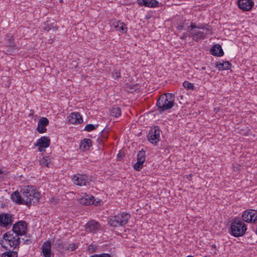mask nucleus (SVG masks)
<instances>
[{
  "label": "nucleus",
  "mask_w": 257,
  "mask_h": 257,
  "mask_svg": "<svg viewBox=\"0 0 257 257\" xmlns=\"http://www.w3.org/2000/svg\"><path fill=\"white\" fill-rule=\"evenodd\" d=\"M67 118L69 122L72 124H80L83 122L81 115L77 112H71Z\"/></svg>",
  "instance_id": "nucleus-15"
},
{
  "label": "nucleus",
  "mask_w": 257,
  "mask_h": 257,
  "mask_svg": "<svg viewBox=\"0 0 257 257\" xmlns=\"http://www.w3.org/2000/svg\"><path fill=\"white\" fill-rule=\"evenodd\" d=\"M10 231H13L15 235L22 236L26 235L28 231V223L24 220L18 221L13 225V229Z\"/></svg>",
  "instance_id": "nucleus-7"
},
{
  "label": "nucleus",
  "mask_w": 257,
  "mask_h": 257,
  "mask_svg": "<svg viewBox=\"0 0 257 257\" xmlns=\"http://www.w3.org/2000/svg\"><path fill=\"white\" fill-rule=\"evenodd\" d=\"M107 137L102 136L97 139V141L99 144L103 143V142L107 140Z\"/></svg>",
  "instance_id": "nucleus-36"
},
{
  "label": "nucleus",
  "mask_w": 257,
  "mask_h": 257,
  "mask_svg": "<svg viewBox=\"0 0 257 257\" xmlns=\"http://www.w3.org/2000/svg\"><path fill=\"white\" fill-rule=\"evenodd\" d=\"M97 125H94L92 124H88L85 126L84 128V131H86L87 132H91L93 130H95L97 128Z\"/></svg>",
  "instance_id": "nucleus-32"
},
{
  "label": "nucleus",
  "mask_w": 257,
  "mask_h": 257,
  "mask_svg": "<svg viewBox=\"0 0 257 257\" xmlns=\"http://www.w3.org/2000/svg\"><path fill=\"white\" fill-rule=\"evenodd\" d=\"M13 221V217L12 215L5 213L0 214V226L2 228L6 229L10 228Z\"/></svg>",
  "instance_id": "nucleus-8"
},
{
  "label": "nucleus",
  "mask_w": 257,
  "mask_h": 257,
  "mask_svg": "<svg viewBox=\"0 0 257 257\" xmlns=\"http://www.w3.org/2000/svg\"><path fill=\"white\" fill-rule=\"evenodd\" d=\"M50 145V139L47 137H42L40 138L36 143L35 146L38 147L39 152L42 151V148H48Z\"/></svg>",
  "instance_id": "nucleus-14"
},
{
  "label": "nucleus",
  "mask_w": 257,
  "mask_h": 257,
  "mask_svg": "<svg viewBox=\"0 0 257 257\" xmlns=\"http://www.w3.org/2000/svg\"><path fill=\"white\" fill-rule=\"evenodd\" d=\"M238 6L243 11H249L254 6L252 0H238Z\"/></svg>",
  "instance_id": "nucleus-13"
},
{
  "label": "nucleus",
  "mask_w": 257,
  "mask_h": 257,
  "mask_svg": "<svg viewBox=\"0 0 257 257\" xmlns=\"http://www.w3.org/2000/svg\"><path fill=\"white\" fill-rule=\"evenodd\" d=\"M99 257H111V255L108 253H101L99 254Z\"/></svg>",
  "instance_id": "nucleus-39"
},
{
  "label": "nucleus",
  "mask_w": 257,
  "mask_h": 257,
  "mask_svg": "<svg viewBox=\"0 0 257 257\" xmlns=\"http://www.w3.org/2000/svg\"><path fill=\"white\" fill-rule=\"evenodd\" d=\"M211 53L213 56H222L223 55V51L221 46L219 44H215L211 49Z\"/></svg>",
  "instance_id": "nucleus-21"
},
{
  "label": "nucleus",
  "mask_w": 257,
  "mask_h": 257,
  "mask_svg": "<svg viewBox=\"0 0 257 257\" xmlns=\"http://www.w3.org/2000/svg\"><path fill=\"white\" fill-rule=\"evenodd\" d=\"M21 194L25 198V205L28 207L32 204L39 202L40 193L34 186L28 185L24 186L20 190Z\"/></svg>",
  "instance_id": "nucleus-2"
},
{
  "label": "nucleus",
  "mask_w": 257,
  "mask_h": 257,
  "mask_svg": "<svg viewBox=\"0 0 257 257\" xmlns=\"http://www.w3.org/2000/svg\"><path fill=\"white\" fill-rule=\"evenodd\" d=\"M212 248H214L216 249V245L215 244H212Z\"/></svg>",
  "instance_id": "nucleus-43"
},
{
  "label": "nucleus",
  "mask_w": 257,
  "mask_h": 257,
  "mask_svg": "<svg viewBox=\"0 0 257 257\" xmlns=\"http://www.w3.org/2000/svg\"><path fill=\"white\" fill-rule=\"evenodd\" d=\"M202 70H205V68L204 67H203L202 68Z\"/></svg>",
  "instance_id": "nucleus-44"
},
{
  "label": "nucleus",
  "mask_w": 257,
  "mask_h": 257,
  "mask_svg": "<svg viewBox=\"0 0 257 257\" xmlns=\"http://www.w3.org/2000/svg\"><path fill=\"white\" fill-rule=\"evenodd\" d=\"M112 77L114 79H119L121 77V72L119 69H115L112 72Z\"/></svg>",
  "instance_id": "nucleus-31"
},
{
  "label": "nucleus",
  "mask_w": 257,
  "mask_h": 257,
  "mask_svg": "<svg viewBox=\"0 0 257 257\" xmlns=\"http://www.w3.org/2000/svg\"><path fill=\"white\" fill-rule=\"evenodd\" d=\"M111 25L117 31L121 32L122 33H126L127 32V28L123 22L116 20H113L111 21Z\"/></svg>",
  "instance_id": "nucleus-16"
},
{
  "label": "nucleus",
  "mask_w": 257,
  "mask_h": 257,
  "mask_svg": "<svg viewBox=\"0 0 257 257\" xmlns=\"http://www.w3.org/2000/svg\"><path fill=\"white\" fill-rule=\"evenodd\" d=\"M6 45L8 47H14L15 46L14 38L12 35H7L6 39Z\"/></svg>",
  "instance_id": "nucleus-29"
},
{
  "label": "nucleus",
  "mask_w": 257,
  "mask_h": 257,
  "mask_svg": "<svg viewBox=\"0 0 257 257\" xmlns=\"http://www.w3.org/2000/svg\"><path fill=\"white\" fill-rule=\"evenodd\" d=\"M100 225L99 223L94 220L88 221L85 225V229L86 232L96 233L99 230Z\"/></svg>",
  "instance_id": "nucleus-12"
},
{
  "label": "nucleus",
  "mask_w": 257,
  "mask_h": 257,
  "mask_svg": "<svg viewBox=\"0 0 257 257\" xmlns=\"http://www.w3.org/2000/svg\"><path fill=\"white\" fill-rule=\"evenodd\" d=\"M92 146V142L90 139H85L82 141L80 144V149L83 151L88 150Z\"/></svg>",
  "instance_id": "nucleus-23"
},
{
  "label": "nucleus",
  "mask_w": 257,
  "mask_h": 257,
  "mask_svg": "<svg viewBox=\"0 0 257 257\" xmlns=\"http://www.w3.org/2000/svg\"><path fill=\"white\" fill-rule=\"evenodd\" d=\"M240 219L238 218H234L230 224V234L234 237H240L243 236L246 230L247 226Z\"/></svg>",
  "instance_id": "nucleus-4"
},
{
  "label": "nucleus",
  "mask_w": 257,
  "mask_h": 257,
  "mask_svg": "<svg viewBox=\"0 0 257 257\" xmlns=\"http://www.w3.org/2000/svg\"><path fill=\"white\" fill-rule=\"evenodd\" d=\"M81 202L86 205H89L90 204L98 205L99 204L98 202H94V198L92 196H88L87 195L81 199Z\"/></svg>",
  "instance_id": "nucleus-24"
},
{
  "label": "nucleus",
  "mask_w": 257,
  "mask_h": 257,
  "mask_svg": "<svg viewBox=\"0 0 257 257\" xmlns=\"http://www.w3.org/2000/svg\"><path fill=\"white\" fill-rule=\"evenodd\" d=\"M187 37V34L184 33L182 35V36L181 37V39H185Z\"/></svg>",
  "instance_id": "nucleus-41"
},
{
  "label": "nucleus",
  "mask_w": 257,
  "mask_h": 257,
  "mask_svg": "<svg viewBox=\"0 0 257 257\" xmlns=\"http://www.w3.org/2000/svg\"><path fill=\"white\" fill-rule=\"evenodd\" d=\"M184 22H181L178 25L176 28L178 30H182L184 27Z\"/></svg>",
  "instance_id": "nucleus-37"
},
{
  "label": "nucleus",
  "mask_w": 257,
  "mask_h": 257,
  "mask_svg": "<svg viewBox=\"0 0 257 257\" xmlns=\"http://www.w3.org/2000/svg\"><path fill=\"white\" fill-rule=\"evenodd\" d=\"M51 162V159L49 157H44L39 160L40 165L42 167H48Z\"/></svg>",
  "instance_id": "nucleus-26"
},
{
  "label": "nucleus",
  "mask_w": 257,
  "mask_h": 257,
  "mask_svg": "<svg viewBox=\"0 0 257 257\" xmlns=\"http://www.w3.org/2000/svg\"><path fill=\"white\" fill-rule=\"evenodd\" d=\"M90 257H99V254H95L90 256Z\"/></svg>",
  "instance_id": "nucleus-42"
},
{
  "label": "nucleus",
  "mask_w": 257,
  "mask_h": 257,
  "mask_svg": "<svg viewBox=\"0 0 257 257\" xmlns=\"http://www.w3.org/2000/svg\"><path fill=\"white\" fill-rule=\"evenodd\" d=\"M110 115L113 117H118L121 115V109L119 107H113L110 111Z\"/></svg>",
  "instance_id": "nucleus-25"
},
{
  "label": "nucleus",
  "mask_w": 257,
  "mask_h": 257,
  "mask_svg": "<svg viewBox=\"0 0 257 257\" xmlns=\"http://www.w3.org/2000/svg\"><path fill=\"white\" fill-rule=\"evenodd\" d=\"M72 180L74 184L78 186L86 185L89 183L88 176L80 174L74 175Z\"/></svg>",
  "instance_id": "nucleus-11"
},
{
  "label": "nucleus",
  "mask_w": 257,
  "mask_h": 257,
  "mask_svg": "<svg viewBox=\"0 0 257 257\" xmlns=\"http://www.w3.org/2000/svg\"><path fill=\"white\" fill-rule=\"evenodd\" d=\"M130 218V215L125 212L110 216L108 218V223L114 227H119L125 225Z\"/></svg>",
  "instance_id": "nucleus-5"
},
{
  "label": "nucleus",
  "mask_w": 257,
  "mask_h": 257,
  "mask_svg": "<svg viewBox=\"0 0 257 257\" xmlns=\"http://www.w3.org/2000/svg\"><path fill=\"white\" fill-rule=\"evenodd\" d=\"M183 86L185 88L188 90H193L194 88V86L193 84L190 83L188 81H185L183 83Z\"/></svg>",
  "instance_id": "nucleus-30"
},
{
  "label": "nucleus",
  "mask_w": 257,
  "mask_h": 257,
  "mask_svg": "<svg viewBox=\"0 0 257 257\" xmlns=\"http://www.w3.org/2000/svg\"><path fill=\"white\" fill-rule=\"evenodd\" d=\"M49 124V120L46 117H42L38 123L37 131L40 134L45 133L47 131L46 126Z\"/></svg>",
  "instance_id": "nucleus-19"
},
{
  "label": "nucleus",
  "mask_w": 257,
  "mask_h": 257,
  "mask_svg": "<svg viewBox=\"0 0 257 257\" xmlns=\"http://www.w3.org/2000/svg\"><path fill=\"white\" fill-rule=\"evenodd\" d=\"M21 192L18 191L14 192L11 196V199L18 204H25V201L24 197L20 194Z\"/></svg>",
  "instance_id": "nucleus-20"
},
{
  "label": "nucleus",
  "mask_w": 257,
  "mask_h": 257,
  "mask_svg": "<svg viewBox=\"0 0 257 257\" xmlns=\"http://www.w3.org/2000/svg\"><path fill=\"white\" fill-rule=\"evenodd\" d=\"M18 254L17 251L9 250L1 254V257H18Z\"/></svg>",
  "instance_id": "nucleus-27"
},
{
  "label": "nucleus",
  "mask_w": 257,
  "mask_h": 257,
  "mask_svg": "<svg viewBox=\"0 0 257 257\" xmlns=\"http://www.w3.org/2000/svg\"><path fill=\"white\" fill-rule=\"evenodd\" d=\"M146 160V153L144 151H140L137 154V161L144 163Z\"/></svg>",
  "instance_id": "nucleus-28"
},
{
  "label": "nucleus",
  "mask_w": 257,
  "mask_h": 257,
  "mask_svg": "<svg viewBox=\"0 0 257 257\" xmlns=\"http://www.w3.org/2000/svg\"><path fill=\"white\" fill-rule=\"evenodd\" d=\"M42 251L44 257H51L53 253L51 251V243L50 240H47L43 243Z\"/></svg>",
  "instance_id": "nucleus-17"
},
{
  "label": "nucleus",
  "mask_w": 257,
  "mask_h": 257,
  "mask_svg": "<svg viewBox=\"0 0 257 257\" xmlns=\"http://www.w3.org/2000/svg\"><path fill=\"white\" fill-rule=\"evenodd\" d=\"M189 28L190 36L196 42L199 40L204 39L206 36L212 34L211 27L205 24L196 25L195 23H191Z\"/></svg>",
  "instance_id": "nucleus-1"
},
{
  "label": "nucleus",
  "mask_w": 257,
  "mask_h": 257,
  "mask_svg": "<svg viewBox=\"0 0 257 257\" xmlns=\"http://www.w3.org/2000/svg\"><path fill=\"white\" fill-rule=\"evenodd\" d=\"M59 200L55 197H52L49 200V203L51 204L55 205L58 203Z\"/></svg>",
  "instance_id": "nucleus-35"
},
{
  "label": "nucleus",
  "mask_w": 257,
  "mask_h": 257,
  "mask_svg": "<svg viewBox=\"0 0 257 257\" xmlns=\"http://www.w3.org/2000/svg\"><path fill=\"white\" fill-rule=\"evenodd\" d=\"M55 244L57 247L60 249H63L64 248L63 242L60 239H58L56 240Z\"/></svg>",
  "instance_id": "nucleus-34"
},
{
  "label": "nucleus",
  "mask_w": 257,
  "mask_h": 257,
  "mask_svg": "<svg viewBox=\"0 0 257 257\" xmlns=\"http://www.w3.org/2000/svg\"><path fill=\"white\" fill-rule=\"evenodd\" d=\"M69 246V247L71 250H74L77 248V245L75 243L70 244Z\"/></svg>",
  "instance_id": "nucleus-38"
},
{
  "label": "nucleus",
  "mask_w": 257,
  "mask_h": 257,
  "mask_svg": "<svg viewBox=\"0 0 257 257\" xmlns=\"http://www.w3.org/2000/svg\"><path fill=\"white\" fill-rule=\"evenodd\" d=\"M143 163L137 161V163L134 165V168L137 171H140L143 168Z\"/></svg>",
  "instance_id": "nucleus-33"
},
{
  "label": "nucleus",
  "mask_w": 257,
  "mask_h": 257,
  "mask_svg": "<svg viewBox=\"0 0 257 257\" xmlns=\"http://www.w3.org/2000/svg\"><path fill=\"white\" fill-rule=\"evenodd\" d=\"M242 219L247 223H254L257 220V210L246 209L242 213Z\"/></svg>",
  "instance_id": "nucleus-9"
},
{
  "label": "nucleus",
  "mask_w": 257,
  "mask_h": 257,
  "mask_svg": "<svg viewBox=\"0 0 257 257\" xmlns=\"http://www.w3.org/2000/svg\"><path fill=\"white\" fill-rule=\"evenodd\" d=\"M231 66V64L229 61L222 60L216 63V67L219 70H228L230 68Z\"/></svg>",
  "instance_id": "nucleus-22"
},
{
  "label": "nucleus",
  "mask_w": 257,
  "mask_h": 257,
  "mask_svg": "<svg viewBox=\"0 0 257 257\" xmlns=\"http://www.w3.org/2000/svg\"><path fill=\"white\" fill-rule=\"evenodd\" d=\"M32 243V240L30 239H27L26 240H24V243L29 244Z\"/></svg>",
  "instance_id": "nucleus-40"
},
{
  "label": "nucleus",
  "mask_w": 257,
  "mask_h": 257,
  "mask_svg": "<svg viewBox=\"0 0 257 257\" xmlns=\"http://www.w3.org/2000/svg\"><path fill=\"white\" fill-rule=\"evenodd\" d=\"M4 241L1 243L3 247L7 249L6 245L13 247L14 248L19 247L20 238L17 235L14 236L13 231H8L3 235Z\"/></svg>",
  "instance_id": "nucleus-6"
},
{
  "label": "nucleus",
  "mask_w": 257,
  "mask_h": 257,
  "mask_svg": "<svg viewBox=\"0 0 257 257\" xmlns=\"http://www.w3.org/2000/svg\"><path fill=\"white\" fill-rule=\"evenodd\" d=\"M137 2L139 6L148 8H156L159 6V2L156 0H137Z\"/></svg>",
  "instance_id": "nucleus-18"
},
{
  "label": "nucleus",
  "mask_w": 257,
  "mask_h": 257,
  "mask_svg": "<svg viewBox=\"0 0 257 257\" xmlns=\"http://www.w3.org/2000/svg\"><path fill=\"white\" fill-rule=\"evenodd\" d=\"M160 130L158 126L151 127L147 135L148 141L152 144H156L160 140Z\"/></svg>",
  "instance_id": "nucleus-10"
},
{
  "label": "nucleus",
  "mask_w": 257,
  "mask_h": 257,
  "mask_svg": "<svg viewBox=\"0 0 257 257\" xmlns=\"http://www.w3.org/2000/svg\"><path fill=\"white\" fill-rule=\"evenodd\" d=\"M174 104V96L172 93L161 95L157 101V106L160 112L171 108Z\"/></svg>",
  "instance_id": "nucleus-3"
}]
</instances>
